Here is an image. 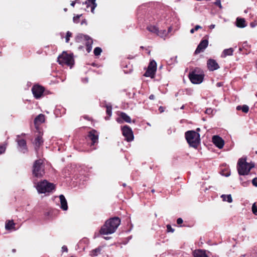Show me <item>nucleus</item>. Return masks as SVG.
Returning a JSON list of instances; mask_svg holds the SVG:
<instances>
[{
  "label": "nucleus",
  "instance_id": "nucleus-44",
  "mask_svg": "<svg viewBox=\"0 0 257 257\" xmlns=\"http://www.w3.org/2000/svg\"><path fill=\"white\" fill-rule=\"evenodd\" d=\"M177 223L178 224H180L181 223H183V220L182 218H179L177 219Z\"/></svg>",
  "mask_w": 257,
  "mask_h": 257
},
{
  "label": "nucleus",
  "instance_id": "nucleus-2",
  "mask_svg": "<svg viewBox=\"0 0 257 257\" xmlns=\"http://www.w3.org/2000/svg\"><path fill=\"white\" fill-rule=\"evenodd\" d=\"M254 167V164L247 163L246 158H240L237 163V170L240 175H246L251 168Z\"/></svg>",
  "mask_w": 257,
  "mask_h": 257
},
{
  "label": "nucleus",
  "instance_id": "nucleus-17",
  "mask_svg": "<svg viewBox=\"0 0 257 257\" xmlns=\"http://www.w3.org/2000/svg\"><path fill=\"white\" fill-rule=\"evenodd\" d=\"M96 0H87L83 3V4H85L86 5L87 8H90L91 12L92 13H94V10L97 6V4L96 3Z\"/></svg>",
  "mask_w": 257,
  "mask_h": 257
},
{
  "label": "nucleus",
  "instance_id": "nucleus-46",
  "mask_svg": "<svg viewBox=\"0 0 257 257\" xmlns=\"http://www.w3.org/2000/svg\"><path fill=\"white\" fill-rule=\"evenodd\" d=\"M155 97L154 95H153V94H151L149 96V99L151 100H154L155 99Z\"/></svg>",
  "mask_w": 257,
  "mask_h": 257
},
{
  "label": "nucleus",
  "instance_id": "nucleus-12",
  "mask_svg": "<svg viewBox=\"0 0 257 257\" xmlns=\"http://www.w3.org/2000/svg\"><path fill=\"white\" fill-rule=\"evenodd\" d=\"M17 137V142L19 148V150L23 153H26L28 150L26 141L24 139H20L19 136H18Z\"/></svg>",
  "mask_w": 257,
  "mask_h": 257
},
{
  "label": "nucleus",
  "instance_id": "nucleus-52",
  "mask_svg": "<svg viewBox=\"0 0 257 257\" xmlns=\"http://www.w3.org/2000/svg\"><path fill=\"white\" fill-rule=\"evenodd\" d=\"M250 26H251V27H254V24H253V23H250Z\"/></svg>",
  "mask_w": 257,
  "mask_h": 257
},
{
  "label": "nucleus",
  "instance_id": "nucleus-14",
  "mask_svg": "<svg viewBox=\"0 0 257 257\" xmlns=\"http://www.w3.org/2000/svg\"><path fill=\"white\" fill-rule=\"evenodd\" d=\"M208 45V41L207 40H202L198 46H197L195 53L196 54L200 53L201 52H203L205 48L207 47Z\"/></svg>",
  "mask_w": 257,
  "mask_h": 257
},
{
  "label": "nucleus",
  "instance_id": "nucleus-38",
  "mask_svg": "<svg viewBox=\"0 0 257 257\" xmlns=\"http://www.w3.org/2000/svg\"><path fill=\"white\" fill-rule=\"evenodd\" d=\"M214 4L219 7V8H222V6L221 4V1L220 0H217L215 3Z\"/></svg>",
  "mask_w": 257,
  "mask_h": 257
},
{
  "label": "nucleus",
  "instance_id": "nucleus-6",
  "mask_svg": "<svg viewBox=\"0 0 257 257\" xmlns=\"http://www.w3.org/2000/svg\"><path fill=\"white\" fill-rule=\"evenodd\" d=\"M58 62L62 65H66L71 68L74 64L73 55L63 52L61 55L58 56Z\"/></svg>",
  "mask_w": 257,
  "mask_h": 257
},
{
  "label": "nucleus",
  "instance_id": "nucleus-47",
  "mask_svg": "<svg viewBox=\"0 0 257 257\" xmlns=\"http://www.w3.org/2000/svg\"><path fill=\"white\" fill-rule=\"evenodd\" d=\"M222 85V84L221 82H218L217 84H216V86L217 87H220Z\"/></svg>",
  "mask_w": 257,
  "mask_h": 257
},
{
  "label": "nucleus",
  "instance_id": "nucleus-34",
  "mask_svg": "<svg viewBox=\"0 0 257 257\" xmlns=\"http://www.w3.org/2000/svg\"><path fill=\"white\" fill-rule=\"evenodd\" d=\"M71 36H72V33L68 31L66 33V43H68L69 42L70 38Z\"/></svg>",
  "mask_w": 257,
  "mask_h": 257
},
{
  "label": "nucleus",
  "instance_id": "nucleus-7",
  "mask_svg": "<svg viewBox=\"0 0 257 257\" xmlns=\"http://www.w3.org/2000/svg\"><path fill=\"white\" fill-rule=\"evenodd\" d=\"M33 175L37 177H42L44 174V166L41 160H36L33 165Z\"/></svg>",
  "mask_w": 257,
  "mask_h": 257
},
{
  "label": "nucleus",
  "instance_id": "nucleus-42",
  "mask_svg": "<svg viewBox=\"0 0 257 257\" xmlns=\"http://www.w3.org/2000/svg\"><path fill=\"white\" fill-rule=\"evenodd\" d=\"M167 230L168 231L173 232L174 229H173L170 225H167Z\"/></svg>",
  "mask_w": 257,
  "mask_h": 257
},
{
  "label": "nucleus",
  "instance_id": "nucleus-30",
  "mask_svg": "<svg viewBox=\"0 0 257 257\" xmlns=\"http://www.w3.org/2000/svg\"><path fill=\"white\" fill-rule=\"evenodd\" d=\"M157 35L165 39L168 35V32L166 30H159Z\"/></svg>",
  "mask_w": 257,
  "mask_h": 257
},
{
  "label": "nucleus",
  "instance_id": "nucleus-1",
  "mask_svg": "<svg viewBox=\"0 0 257 257\" xmlns=\"http://www.w3.org/2000/svg\"><path fill=\"white\" fill-rule=\"evenodd\" d=\"M120 223L118 217H113L107 220L100 230L101 234L107 235L114 233Z\"/></svg>",
  "mask_w": 257,
  "mask_h": 257
},
{
  "label": "nucleus",
  "instance_id": "nucleus-40",
  "mask_svg": "<svg viewBox=\"0 0 257 257\" xmlns=\"http://www.w3.org/2000/svg\"><path fill=\"white\" fill-rule=\"evenodd\" d=\"M6 150V147L5 146H0V155L3 153Z\"/></svg>",
  "mask_w": 257,
  "mask_h": 257
},
{
  "label": "nucleus",
  "instance_id": "nucleus-23",
  "mask_svg": "<svg viewBox=\"0 0 257 257\" xmlns=\"http://www.w3.org/2000/svg\"><path fill=\"white\" fill-rule=\"evenodd\" d=\"M193 255L194 257H208L205 251L200 249L195 250Z\"/></svg>",
  "mask_w": 257,
  "mask_h": 257
},
{
  "label": "nucleus",
  "instance_id": "nucleus-3",
  "mask_svg": "<svg viewBox=\"0 0 257 257\" xmlns=\"http://www.w3.org/2000/svg\"><path fill=\"white\" fill-rule=\"evenodd\" d=\"M185 138L190 146L197 148L200 143V135L194 131H189L185 133Z\"/></svg>",
  "mask_w": 257,
  "mask_h": 257
},
{
  "label": "nucleus",
  "instance_id": "nucleus-36",
  "mask_svg": "<svg viewBox=\"0 0 257 257\" xmlns=\"http://www.w3.org/2000/svg\"><path fill=\"white\" fill-rule=\"evenodd\" d=\"M201 26H199V25H196V26L195 27V28H194L190 30V33H191V34H193V33H194V32L195 31H197L198 29H201Z\"/></svg>",
  "mask_w": 257,
  "mask_h": 257
},
{
  "label": "nucleus",
  "instance_id": "nucleus-45",
  "mask_svg": "<svg viewBox=\"0 0 257 257\" xmlns=\"http://www.w3.org/2000/svg\"><path fill=\"white\" fill-rule=\"evenodd\" d=\"M212 111V110L211 108H208L206 110V113L209 114V113H211Z\"/></svg>",
  "mask_w": 257,
  "mask_h": 257
},
{
  "label": "nucleus",
  "instance_id": "nucleus-37",
  "mask_svg": "<svg viewBox=\"0 0 257 257\" xmlns=\"http://www.w3.org/2000/svg\"><path fill=\"white\" fill-rule=\"evenodd\" d=\"M240 180L241 181L242 185L243 186H244V187L247 186L249 184V181H242V178H240Z\"/></svg>",
  "mask_w": 257,
  "mask_h": 257
},
{
  "label": "nucleus",
  "instance_id": "nucleus-4",
  "mask_svg": "<svg viewBox=\"0 0 257 257\" xmlns=\"http://www.w3.org/2000/svg\"><path fill=\"white\" fill-rule=\"evenodd\" d=\"M36 188L39 193H49L54 189L55 185L46 180H43L37 184Z\"/></svg>",
  "mask_w": 257,
  "mask_h": 257
},
{
  "label": "nucleus",
  "instance_id": "nucleus-41",
  "mask_svg": "<svg viewBox=\"0 0 257 257\" xmlns=\"http://www.w3.org/2000/svg\"><path fill=\"white\" fill-rule=\"evenodd\" d=\"M252 183L253 186L257 187V178H255L252 180Z\"/></svg>",
  "mask_w": 257,
  "mask_h": 257
},
{
  "label": "nucleus",
  "instance_id": "nucleus-51",
  "mask_svg": "<svg viewBox=\"0 0 257 257\" xmlns=\"http://www.w3.org/2000/svg\"><path fill=\"white\" fill-rule=\"evenodd\" d=\"M84 23H86V21L85 20L82 21L81 25H83Z\"/></svg>",
  "mask_w": 257,
  "mask_h": 257
},
{
  "label": "nucleus",
  "instance_id": "nucleus-24",
  "mask_svg": "<svg viewBox=\"0 0 257 257\" xmlns=\"http://www.w3.org/2000/svg\"><path fill=\"white\" fill-rule=\"evenodd\" d=\"M102 250V247L100 246L98 247L97 248L92 249L90 251L89 254L91 256H96L99 254H100L101 251Z\"/></svg>",
  "mask_w": 257,
  "mask_h": 257
},
{
  "label": "nucleus",
  "instance_id": "nucleus-26",
  "mask_svg": "<svg viewBox=\"0 0 257 257\" xmlns=\"http://www.w3.org/2000/svg\"><path fill=\"white\" fill-rule=\"evenodd\" d=\"M120 117L125 122L130 123L131 122V117L124 112H121L120 115Z\"/></svg>",
  "mask_w": 257,
  "mask_h": 257
},
{
  "label": "nucleus",
  "instance_id": "nucleus-48",
  "mask_svg": "<svg viewBox=\"0 0 257 257\" xmlns=\"http://www.w3.org/2000/svg\"><path fill=\"white\" fill-rule=\"evenodd\" d=\"M215 25L212 24L209 26L210 29H213L215 28Z\"/></svg>",
  "mask_w": 257,
  "mask_h": 257
},
{
  "label": "nucleus",
  "instance_id": "nucleus-49",
  "mask_svg": "<svg viewBox=\"0 0 257 257\" xmlns=\"http://www.w3.org/2000/svg\"><path fill=\"white\" fill-rule=\"evenodd\" d=\"M159 110H160V111L161 112L163 111V108L162 107H160Z\"/></svg>",
  "mask_w": 257,
  "mask_h": 257
},
{
  "label": "nucleus",
  "instance_id": "nucleus-19",
  "mask_svg": "<svg viewBox=\"0 0 257 257\" xmlns=\"http://www.w3.org/2000/svg\"><path fill=\"white\" fill-rule=\"evenodd\" d=\"M43 144V140L42 139V137L41 136H39L37 137L35 140V149L36 151H37L38 149Z\"/></svg>",
  "mask_w": 257,
  "mask_h": 257
},
{
  "label": "nucleus",
  "instance_id": "nucleus-10",
  "mask_svg": "<svg viewBox=\"0 0 257 257\" xmlns=\"http://www.w3.org/2000/svg\"><path fill=\"white\" fill-rule=\"evenodd\" d=\"M123 136L125 140L127 142H131L134 140V135L132 129L127 125H125L121 128Z\"/></svg>",
  "mask_w": 257,
  "mask_h": 257
},
{
  "label": "nucleus",
  "instance_id": "nucleus-35",
  "mask_svg": "<svg viewBox=\"0 0 257 257\" xmlns=\"http://www.w3.org/2000/svg\"><path fill=\"white\" fill-rule=\"evenodd\" d=\"M252 212L255 215H257V207H256V203H253L252 206Z\"/></svg>",
  "mask_w": 257,
  "mask_h": 257
},
{
  "label": "nucleus",
  "instance_id": "nucleus-31",
  "mask_svg": "<svg viewBox=\"0 0 257 257\" xmlns=\"http://www.w3.org/2000/svg\"><path fill=\"white\" fill-rule=\"evenodd\" d=\"M101 52V49L99 47H96L94 50V54L95 56H99Z\"/></svg>",
  "mask_w": 257,
  "mask_h": 257
},
{
  "label": "nucleus",
  "instance_id": "nucleus-22",
  "mask_svg": "<svg viewBox=\"0 0 257 257\" xmlns=\"http://www.w3.org/2000/svg\"><path fill=\"white\" fill-rule=\"evenodd\" d=\"M45 121V115L42 114L38 115L35 119L34 122L36 125L40 124Z\"/></svg>",
  "mask_w": 257,
  "mask_h": 257
},
{
  "label": "nucleus",
  "instance_id": "nucleus-16",
  "mask_svg": "<svg viewBox=\"0 0 257 257\" xmlns=\"http://www.w3.org/2000/svg\"><path fill=\"white\" fill-rule=\"evenodd\" d=\"M207 66L210 71H214L219 68L218 63L213 59H209L208 60Z\"/></svg>",
  "mask_w": 257,
  "mask_h": 257
},
{
  "label": "nucleus",
  "instance_id": "nucleus-20",
  "mask_svg": "<svg viewBox=\"0 0 257 257\" xmlns=\"http://www.w3.org/2000/svg\"><path fill=\"white\" fill-rule=\"evenodd\" d=\"M15 223L13 220H9L6 221L5 228L6 230H15Z\"/></svg>",
  "mask_w": 257,
  "mask_h": 257
},
{
  "label": "nucleus",
  "instance_id": "nucleus-29",
  "mask_svg": "<svg viewBox=\"0 0 257 257\" xmlns=\"http://www.w3.org/2000/svg\"><path fill=\"white\" fill-rule=\"evenodd\" d=\"M221 197L224 201H227L229 203L232 202V197L230 194L229 195H222Z\"/></svg>",
  "mask_w": 257,
  "mask_h": 257
},
{
  "label": "nucleus",
  "instance_id": "nucleus-56",
  "mask_svg": "<svg viewBox=\"0 0 257 257\" xmlns=\"http://www.w3.org/2000/svg\"><path fill=\"white\" fill-rule=\"evenodd\" d=\"M152 192H155V190H154V189H153V190H152Z\"/></svg>",
  "mask_w": 257,
  "mask_h": 257
},
{
  "label": "nucleus",
  "instance_id": "nucleus-43",
  "mask_svg": "<svg viewBox=\"0 0 257 257\" xmlns=\"http://www.w3.org/2000/svg\"><path fill=\"white\" fill-rule=\"evenodd\" d=\"M62 251L63 252H67L68 251V249H67V246L64 245L62 247Z\"/></svg>",
  "mask_w": 257,
  "mask_h": 257
},
{
  "label": "nucleus",
  "instance_id": "nucleus-15",
  "mask_svg": "<svg viewBox=\"0 0 257 257\" xmlns=\"http://www.w3.org/2000/svg\"><path fill=\"white\" fill-rule=\"evenodd\" d=\"M88 138L91 140V145H94L98 141V135L95 130H92L89 133Z\"/></svg>",
  "mask_w": 257,
  "mask_h": 257
},
{
  "label": "nucleus",
  "instance_id": "nucleus-9",
  "mask_svg": "<svg viewBox=\"0 0 257 257\" xmlns=\"http://www.w3.org/2000/svg\"><path fill=\"white\" fill-rule=\"evenodd\" d=\"M190 81L194 84H200L203 80L204 75L202 74H198L193 71L190 73L189 75Z\"/></svg>",
  "mask_w": 257,
  "mask_h": 257
},
{
  "label": "nucleus",
  "instance_id": "nucleus-53",
  "mask_svg": "<svg viewBox=\"0 0 257 257\" xmlns=\"http://www.w3.org/2000/svg\"><path fill=\"white\" fill-rule=\"evenodd\" d=\"M12 251H13V252H15L16 251V249H13L12 250Z\"/></svg>",
  "mask_w": 257,
  "mask_h": 257
},
{
  "label": "nucleus",
  "instance_id": "nucleus-8",
  "mask_svg": "<svg viewBox=\"0 0 257 257\" xmlns=\"http://www.w3.org/2000/svg\"><path fill=\"white\" fill-rule=\"evenodd\" d=\"M157 70V63L154 60L151 61L144 75L146 77H154Z\"/></svg>",
  "mask_w": 257,
  "mask_h": 257
},
{
  "label": "nucleus",
  "instance_id": "nucleus-28",
  "mask_svg": "<svg viewBox=\"0 0 257 257\" xmlns=\"http://www.w3.org/2000/svg\"><path fill=\"white\" fill-rule=\"evenodd\" d=\"M236 109L238 110H241L242 112L247 113L249 110V107L246 105H243L242 106L239 105L236 107Z\"/></svg>",
  "mask_w": 257,
  "mask_h": 257
},
{
  "label": "nucleus",
  "instance_id": "nucleus-27",
  "mask_svg": "<svg viewBox=\"0 0 257 257\" xmlns=\"http://www.w3.org/2000/svg\"><path fill=\"white\" fill-rule=\"evenodd\" d=\"M147 30L151 33L156 34L159 32V29L155 26L150 25L147 27Z\"/></svg>",
  "mask_w": 257,
  "mask_h": 257
},
{
  "label": "nucleus",
  "instance_id": "nucleus-57",
  "mask_svg": "<svg viewBox=\"0 0 257 257\" xmlns=\"http://www.w3.org/2000/svg\"><path fill=\"white\" fill-rule=\"evenodd\" d=\"M104 238L106 239H108V237H105Z\"/></svg>",
  "mask_w": 257,
  "mask_h": 257
},
{
  "label": "nucleus",
  "instance_id": "nucleus-54",
  "mask_svg": "<svg viewBox=\"0 0 257 257\" xmlns=\"http://www.w3.org/2000/svg\"><path fill=\"white\" fill-rule=\"evenodd\" d=\"M64 11L65 12H66V11H67V9L65 8V9H64Z\"/></svg>",
  "mask_w": 257,
  "mask_h": 257
},
{
  "label": "nucleus",
  "instance_id": "nucleus-58",
  "mask_svg": "<svg viewBox=\"0 0 257 257\" xmlns=\"http://www.w3.org/2000/svg\"><path fill=\"white\" fill-rule=\"evenodd\" d=\"M197 131H199V130H200V128H198L197 129Z\"/></svg>",
  "mask_w": 257,
  "mask_h": 257
},
{
  "label": "nucleus",
  "instance_id": "nucleus-55",
  "mask_svg": "<svg viewBox=\"0 0 257 257\" xmlns=\"http://www.w3.org/2000/svg\"><path fill=\"white\" fill-rule=\"evenodd\" d=\"M184 105H183V106H182V107H181V109H183V108H184Z\"/></svg>",
  "mask_w": 257,
  "mask_h": 257
},
{
  "label": "nucleus",
  "instance_id": "nucleus-39",
  "mask_svg": "<svg viewBox=\"0 0 257 257\" xmlns=\"http://www.w3.org/2000/svg\"><path fill=\"white\" fill-rule=\"evenodd\" d=\"M76 3H80V0H75V1H72L70 5L72 7H74Z\"/></svg>",
  "mask_w": 257,
  "mask_h": 257
},
{
  "label": "nucleus",
  "instance_id": "nucleus-18",
  "mask_svg": "<svg viewBox=\"0 0 257 257\" xmlns=\"http://www.w3.org/2000/svg\"><path fill=\"white\" fill-rule=\"evenodd\" d=\"M59 199L60 201V208L63 210H67L68 209V205L67 201L63 195H60L59 196Z\"/></svg>",
  "mask_w": 257,
  "mask_h": 257
},
{
  "label": "nucleus",
  "instance_id": "nucleus-33",
  "mask_svg": "<svg viewBox=\"0 0 257 257\" xmlns=\"http://www.w3.org/2000/svg\"><path fill=\"white\" fill-rule=\"evenodd\" d=\"M82 16V15H77L76 16H74L73 19V22L75 23H78L79 18Z\"/></svg>",
  "mask_w": 257,
  "mask_h": 257
},
{
  "label": "nucleus",
  "instance_id": "nucleus-59",
  "mask_svg": "<svg viewBox=\"0 0 257 257\" xmlns=\"http://www.w3.org/2000/svg\"><path fill=\"white\" fill-rule=\"evenodd\" d=\"M117 121L119 122V119H117Z\"/></svg>",
  "mask_w": 257,
  "mask_h": 257
},
{
  "label": "nucleus",
  "instance_id": "nucleus-25",
  "mask_svg": "<svg viewBox=\"0 0 257 257\" xmlns=\"http://www.w3.org/2000/svg\"><path fill=\"white\" fill-rule=\"evenodd\" d=\"M233 50L232 48H229L223 50L221 55L222 57H225L227 56H231L233 54Z\"/></svg>",
  "mask_w": 257,
  "mask_h": 257
},
{
  "label": "nucleus",
  "instance_id": "nucleus-13",
  "mask_svg": "<svg viewBox=\"0 0 257 257\" xmlns=\"http://www.w3.org/2000/svg\"><path fill=\"white\" fill-rule=\"evenodd\" d=\"M212 142L219 149L222 148L224 144L223 139L218 136H214L212 137Z\"/></svg>",
  "mask_w": 257,
  "mask_h": 257
},
{
  "label": "nucleus",
  "instance_id": "nucleus-21",
  "mask_svg": "<svg viewBox=\"0 0 257 257\" xmlns=\"http://www.w3.org/2000/svg\"><path fill=\"white\" fill-rule=\"evenodd\" d=\"M236 25L239 28H244L246 27V24L244 19L237 18L236 21Z\"/></svg>",
  "mask_w": 257,
  "mask_h": 257
},
{
  "label": "nucleus",
  "instance_id": "nucleus-50",
  "mask_svg": "<svg viewBox=\"0 0 257 257\" xmlns=\"http://www.w3.org/2000/svg\"><path fill=\"white\" fill-rule=\"evenodd\" d=\"M171 30H172L171 27H169V29H168V31L167 32H168V33L169 32H171Z\"/></svg>",
  "mask_w": 257,
  "mask_h": 257
},
{
  "label": "nucleus",
  "instance_id": "nucleus-32",
  "mask_svg": "<svg viewBox=\"0 0 257 257\" xmlns=\"http://www.w3.org/2000/svg\"><path fill=\"white\" fill-rule=\"evenodd\" d=\"M106 113L110 116L111 115V110H112V107L111 105H106Z\"/></svg>",
  "mask_w": 257,
  "mask_h": 257
},
{
  "label": "nucleus",
  "instance_id": "nucleus-5",
  "mask_svg": "<svg viewBox=\"0 0 257 257\" xmlns=\"http://www.w3.org/2000/svg\"><path fill=\"white\" fill-rule=\"evenodd\" d=\"M75 41L79 43H84L86 46V51L89 53L92 50V39L87 35L78 34L75 37Z\"/></svg>",
  "mask_w": 257,
  "mask_h": 257
},
{
  "label": "nucleus",
  "instance_id": "nucleus-11",
  "mask_svg": "<svg viewBox=\"0 0 257 257\" xmlns=\"http://www.w3.org/2000/svg\"><path fill=\"white\" fill-rule=\"evenodd\" d=\"M44 88L38 85H34L32 89L33 94L34 97L37 99H38L42 96L44 92Z\"/></svg>",
  "mask_w": 257,
  "mask_h": 257
}]
</instances>
